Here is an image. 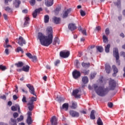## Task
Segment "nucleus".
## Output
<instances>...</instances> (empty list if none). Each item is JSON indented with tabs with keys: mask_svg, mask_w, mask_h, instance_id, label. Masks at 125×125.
<instances>
[{
	"mask_svg": "<svg viewBox=\"0 0 125 125\" xmlns=\"http://www.w3.org/2000/svg\"><path fill=\"white\" fill-rule=\"evenodd\" d=\"M46 32L48 36H45L42 33L39 32L38 33V39L40 40L41 44L43 46H48L52 43L53 41V30L52 27L49 26L46 29Z\"/></svg>",
	"mask_w": 125,
	"mask_h": 125,
	"instance_id": "obj_1",
	"label": "nucleus"
},
{
	"mask_svg": "<svg viewBox=\"0 0 125 125\" xmlns=\"http://www.w3.org/2000/svg\"><path fill=\"white\" fill-rule=\"evenodd\" d=\"M94 89L99 96H105L108 92H109V89L104 88V86H99L97 84H94L93 85Z\"/></svg>",
	"mask_w": 125,
	"mask_h": 125,
	"instance_id": "obj_2",
	"label": "nucleus"
},
{
	"mask_svg": "<svg viewBox=\"0 0 125 125\" xmlns=\"http://www.w3.org/2000/svg\"><path fill=\"white\" fill-rule=\"evenodd\" d=\"M37 101V97H32L28 103V109L29 111H32L34 109V102Z\"/></svg>",
	"mask_w": 125,
	"mask_h": 125,
	"instance_id": "obj_3",
	"label": "nucleus"
},
{
	"mask_svg": "<svg viewBox=\"0 0 125 125\" xmlns=\"http://www.w3.org/2000/svg\"><path fill=\"white\" fill-rule=\"evenodd\" d=\"M113 56L115 57L116 60V63L118 66H120L121 62L119 60L120 59V56H119V50L118 48H115L113 49Z\"/></svg>",
	"mask_w": 125,
	"mask_h": 125,
	"instance_id": "obj_4",
	"label": "nucleus"
},
{
	"mask_svg": "<svg viewBox=\"0 0 125 125\" xmlns=\"http://www.w3.org/2000/svg\"><path fill=\"white\" fill-rule=\"evenodd\" d=\"M109 90H114L115 89V87L117 86V84L116 83V81L114 80L110 79L109 82Z\"/></svg>",
	"mask_w": 125,
	"mask_h": 125,
	"instance_id": "obj_5",
	"label": "nucleus"
},
{
	"mask_svg": "<svg viewBox=\"0 0 125 125\" xmlns=\"http://www.w3.org/2000/svg\"><path fill=\"white\" fill-rule=\"evenodd\" d=\"M60 56L62 58H68L70 56V51H63L60 53Z\"/></svg>",
	"mask_w": 125,
	"mask_h": 125,
	"instance_id": "obj_6",
	"label": "nucleus"
},
{
	"mask_svg": "<svg viewBox=\"0 0 125 125\" xmlns=\"http://www.w3.org/2000/svg\"><path fill=\"white\" fill-rule=\"evenodd\" d=\"M26 86L29 88V92L31 93V94H33V95L37 96L36 94H35V88H34L33 85H31L30 84H26Z\"/></svg>",
	"mask_w": 125,
	"mask_h": 125,
	"instance_id": "obj_7",
	"label": "nucleus"
},
{
	"mask_svg": "<svg viewBox=\"0 0 125 125\" xmlns=\"http://www.w3.org/2000/svg\"><path fill=\"white\" fill-rule=\"evenodd\" d=\"M72 76L75 80L79 79L81 77V72L77 70H74L72 72Z\"/></svg>",
	"mask_w": 125,
	"mask_h": 125,
	"instance_id": "obj_8",
	"label": "nucleus"
},
{
	"mask_svg": "<svg viewBox=\"0 0 125 125\" xmlns=\"http://www.w3.org/2000/svg\"><path fill=\"white\" fill-rule=\"evenodd\" d=\"M17 43L20 45V46H23V44H26V41H25L23 37L20 36L18 39V41Z\"/></svg>",
	"mask_w": 125,
	"mask_h": 125,
	"instance_id": "obj_9",
	"label": "nucleus"
},
{
	"mask_svg": "<svg viewBox=\"0 0 125 125\" xmlns=\"http://www.w3.org/2000/svg\"><path fill=\"white\" fill-rule=\"evenodd\" d=\"M69 114L70 116L73 118H78V117H80V113L74 110H70L69 111Z\"/></svg>",
	"mask_w": 125,
	"mask_h": 125,
	"instance_id": "obj_10",
	"label": "nucleus"
},
{
	"mask_svg": "<svg viewBox=\"0 0 125 125\" xmlns=\"http://www.w3.org/2000/svg\"><path fill=\"white\" fill-rule=\"evenodd\" d=\"M80 92L79 89H75L72 92V95L75 97V98H81V95L78 94Z\"/></svg>",
	"mask_w": 125,
	"mask_h": 125,
	"instance_id": "obj_11",
	"label": "nucleus"
},
{
	"mask_svg": "<svg viewBox=\"0 0 125 125\" xmlns=\"http://www.w3.org/2000/svg\"><path fill=\"white\" fill-rule=\"evenodd\" d=\"M41 11H42V8L36 9L33 13V17H34V18H36V17L38 16V14L40 13Z\"/></svg>",
	"mask_w": 125,
	"mask_h": 125,
	"instance_id": "obj_12",
	"label": "nucleus"
},
{
	"mask_svg": "<svg viewBox=\"0 0 125 125\" xmlns=\"http://www.w3.org/2000/svg\"><path fill=\"white\" fill-rule=\"evenodd\" d=\"M18 109V112L19 113H21V111H20V106L18 104H16L15 106H12L11 107V110L12 111H17Z\"/></svg>",
	"mask_w": 125,
	"mask_h": 125,
	"instance_id": "obj_13",
	"label": "nucleus"
},
{
	"mask_svg": "<svg viewBox=\"0 0 125 125\" xmlns=\"http://www.w3.org/2000/svg\"><path fill=\"white\" fill-rule=\"evenodd\" d=\"M71 12V9H68L64 11L63 12V15H62V18H66V17H68V15Z\"/></svg>",
	"mask_w": 125,
	"mask_h": 125,
	"instance_id": "obj_14",
	"label": "nucleus"
},
{
	"mask_svg": "<svg viewBox=\"0 0 125 125\" xmlns=\"http://www.w3.org/2000/svg\"><path fill=\"white\" fill-rule=\"evenodd\" d=\"M51 123L52 125H57V119L55 116H53L51 119Z\"/></svg>",
	"mask_w": 125,
	"mask_h": 125,
	"instance_id": "obj_15",
	"label": "nucleus"
},
{
	"mask_svg": "<svg viewBox=\"0 0 125 125\" xmlns=\"http://www.w3.org/2000/svg\"><path fill=\"white\" fill-rule=\"evenodd\" d=\"M29 24H30V18H29V17H25L24 18V23L23 24L24 27L29 26Z\"/></svg>",
	"mask_w": 125,
	"mask_h": 125,
	"instance_id": "obj_16",
	"label": "nucleus"
},
{
	"mask_svg": "<svg viewBox=\"0 0 125 125\" xmlns=\"http://www.w3.org/2000/svg\"><path fill=\"white\" fill-rule=\"evenodd\" d=\"M68 29L70 30V31H74V30H76L77 29V26H76V24L73 23H70L68 25Z\"/></svg>",
	"mask_w": 125,
	"mask_h": 125,
	"instance_id": "obj_17",
	"label": "nucleus"
},
{
	"mask_svg": "<svg viewBox=\"0 0 125 125\" xmlns=\"http://www.w3.org/2000/svg\"><path fill=\"white\" fill-rule=\"evenodd\" d=\"M112 69L114 72L112 76L113 77H116V74H117V73L119 72V70L118 69V68L116 67V65H113Z\"/></svg>",
	"mask_w": 125,
	"mask_h": 125,
	"instance_id": "obj_18",
	"label": "nucleus"
},
{
	"mask_svg": "<svg viewBox=\"0 0 125 125\" xmlns=\"http://www.w3.org/2000/svg\"><path fill=\"white\" fill-rule=\"evenodd\" d=\"M53 0H47L46 1H45V4H46V6H52V5H53Z\"/></svg>",
	"mask_w": 125,
	"mask_h": 125,
	"instance_id": "obj_19",
	"label": "nucleus"
},
{
	"mask_svg": "<svg viewBox=\"0 0 125 125\" xmlns=\"http://www.w3.org/2000/svg\"><path fill=\"white\" fill-rule=\"evenodd\" d=\"M105 71L106 72V73L107 74H110V73L111 72V66H110V65L109 64H105Z\"/></svg>",
	"mask_w": 125,
	"mask_h": 125,
	"instance_id": "obj_20",
	"label": "nucleus"
},
{
	"mask_svg": "<svg viewBox=\"0 0 125 125\" xmlns=\"http://www.w3.org/2000/svg\"><path fill=\"white\" fill-rule=\"evenodd\" d=\"M56 43H57L58 44H60V40L58 37H55L54 39V41L53 42V45H55Z\"/></svg>",
	"mask_w": 125,
	"mask_h": 125,
	"instance_id": "obj_21",
	"label": "nucleus"
},
{
	"mask_svg": "<svg viewBox=\"0 0 125 125\" xmlns=\"http://www.w3.org/2000/svg\"><path fill=\"white\" fill-rule=\"evenodd\" d=\"M94 114H95V111L94 110H92L90 115L91 120H95V115Z\"/></svg>",
	"mask_w": 125,
	"mask_h": 125,
	"instance_id": "obj_22",
	"label": "nucleus"
},
{
	"mask_svg": "<svg viewBox=\"0 0 125 125\" xmlns=\"http://www.w3.org/2000/svg\"><path fill=\"white\" fill-rule=\"evenodd\" d=\"M53 19L55 24H59V23H60V21H61L60 18H57L56 17H54Z\"/></svg>",
	"mask_w": 125,
	"mask_h": 125,
	"instance_id": "obj_23",
	"label": "nucleus"
},
{
	"mask_svg": "<svg viewBox=\"0 0 125 125\" xmlns=\"http://www.w3.org/2000/svg\"><path fill=\"white\" fill-rule=\"evenodd\" d=\"M21 3V1L19 0H16L14 3L13 4L15 5V7L17 8L19 7V5H20V4Z\"/></svg>",
	"mask_w": 125,
	"mask_h": 125,
	"instance_id": "obj_24",
	"label": "nucleus"
},
{
	"mask_svg": "<svg viewBox=\"0 0 125 125\" xmlns=\"http://www.w3.org/2000/svg\"><path fill=\"white\" fill-rule=\"evenodd\" d=\"M22 71L28 72L30 71V66L28 65L22 67Z\"/></svg>",
	"mask_w": 125,
	"mask_h": 125,
	"instance_id": "obj_25",
	"label": "nucleus"
},
{
	"mask_svg": "<svg viewBox=\"0 0 125 125\" xmlns=\"http://www.w3.org/2000/svg\"><path fill=\"white\" fill-rule=\"evenodd\" d=\"M78 107V104L76 102H72V105L70 106L71 109H77Z\"/></svg>",
	"mask_w": 125,
	"mask_h": 125,
	"instance_id": "obj_26",
	"label": "nucleus"
},
{
	"mask_svg": "<svg viewBox=\"0 0 125 125\" xmlns=\"http://www.w3.org/2000/svg\"><path fill=\"white\" fill-rule=\"evenodd\" d=\"M82 82L84 84L87 83H88V78L86 76L83 77L82 78Z\"/></svg>",
	"mask_w": 125,
	"mask_h": 125,
	"instance_id": "obj_27",
	"label": "nucleus"
},
{
	"mask_svg": "<svg viewBox=\"0 0 125 125\" xmlns=\"http://www.w3.org/2000/svg\"><path fill=\"white\" fill-rule=\"evenodd\" d=\"M82 66L83 68H88L90 66V63H89V62H82Z\"/></svg>",
	"mask_w": 125,
	"mask_h": 125,
	"instance_id": "obj_28",
	"label": "nucleus"
},
{
	"mask_svg": "<svg viewBox=\"0 0 125 125\" xmlns=\"http://www.w3.org/2000/svg\"><path fill=\"white\" fill-rule=\"evenodd\" d=\"M62 109H65V111H67L68 109H69V104L67 103H65L62 105Z\"/></svg>",
	"mask_w": 125,
	"mask_h": 125,
	"instance_id": "obj_29",
	"label": "nucleus"
},
{
	"mask_svg": "<svg viewBox=\"0 0 125 125\" xmlns=\"http://www.w3.org/2000/svg\"><path fill=\"white\" fill-rule=\"evenodd\" d=\"M9 125H17V124L16 123V120L11 118V122H9Z\"/></svg>",
	"mask_w": 125,
	"mask_h": 125,
	"instance_id": "obj_30",
	"label": "nucleus"
},
{
	"mask_svg": "<svg viewBox=\"0 0 125 125\" xmlns=\"http://www.w3.org/2000/svg\"><path fill=\"white\" fill-rule=\"evenodd\" d=\"M26 122L28 125H32V123H33V120H32V118L27 117V119L26 120Z\"/></svg>",
	"mask_w": 125,
	"mask_h": 125,
	"instance_id": "obj_31",
	"label": "nucleus"
},
{
	"mask_svg": "<svg viewBox=\"0 0 125 125\" xmlns=\"http://www.w3.org/2000/svg\"><path fill=\"white\" fill-rule=\"evenodd\" d=\"M24 63L22 62H19L18 63H15V65L17 66L18 68L20 67H23Z\"/></svg>",
	"mask_w": 125,
	"mask_h": 125,
	"instance_id": "obj_32",
	"label": "nucleus"
},
{
	"mask_svg": "<svg viewBox=\"0 0 125 125\" xmlns=\"http://www.w3.org/2000/svg\"><path fill=\"white\" fill-rule=\"evenodd\" d=\"M110 44H108L105 47V51L106 53H108L110 51Z\"/></svg>",
	"mask_w": 125,
	"mask_h": 125,
	"instance_id": "obj_33",
	"label": "nucleus"
},
{
	"mask_svg": "<svg viewBox=\"0 0 125 125\" xmlns=\"http://www.w3.org/2000/svg\"><path fill=\"white\" fill-rule=\"evenodd\" d=\"M15 51L16 52H20V51H21V53H24V51L22 48H21V47H18L17 48V49L15 50Z\"/></svg>",
	"mask_w": 125,
	"mask_h": 125,
	"instance_id": "obj_34",
	"label": "nucleus"
},
{
	"mask_svg": "<svg viewBox=\"0 0 125 125\" xmlns=\"http://www.w3.org/2000/svg\"><path fill=\"white\" fill-rule=\"evenodd\" d=\"M97 124L98 125H103V122H102V120H101V118L99 117L97 121Z\"/></svg>",
	"mask_w": 125,
	"mask_h": 125,
	"instance_id": "obj_35",
	"label": "nucleus"
},
{
	"mask_svg": "<svg viewBox=\"0 0 125 125\" xmlns=\"http://www.w3.org/2000/svg\"><path fill=\"white\" fill-rule=\"evenodd\" d=\"M44 22L45 23H48V21H49V16L48 15H45L44 18Z\"/></svg>",
	"mask_w": 125,
	"mask_h": 125,
	"instance_id": "obj_36",
	"label": "nucleus"
},
{
	"mask_svg": "<svg viewBox=\"0 0 125 125\" xmlns=\"http://www.w3.org/2000/svg\"><path fill=\"white\" fill-rule=\"evenodd\" d=\"M97 49L99 51V52H103L104 49H103V47L101 46H98L97 47Z\"/></svg>",
	"mask_w": 125,
	"mask_h": 125,
	"instance_id": "obj_37",
	"label": "nucleus"
},
{
	"mask_svg": "<svg viewBox=\"0 0 125 125\" xmlns=\"http://www.w3.org/2000/svg\"><path fill=\"white\" fill-rule=\"evenodd\" d=\"M103 42L104 43L108 42V38L104 35L103 36Z\"/></svg>",
	"mask_w": 125,
	"mask_h": 125,
	"instance_id": "obj_38",
	"label": "nucleus"
},
{
	"mask_svg": "<svg viewBox=\"0 0 125 125\" xmlns=\"http://www.w3.org/2000/svg\"><path fill=\"white\" fill-rule=\"evenodd\" d=\"M95 76H96V72H93L90 75V79L92 80L95 78Z\"/></svg>",
	"mask_w": 125,
	"mask_h": 125,
	"instance_id": "obj_39",
	"label": "nucleus"
},
{
	"mask_svg": "<svg viewBox=\"0 0 125 125\" xmlns=\"http://www.w3.org/2000/svg\"><path fill=\"white\" fill-rule=\"evenodd\" d=\"M24 120V116L23 115H21L20 118H17L18 122H22Z\"/></svg>",
	"mask_w": 125,
	"mask_h": 125,
	"instance_id": "obj_40",
	"label": "nucleus"
},
{
	"mask_svg": "<svg viewBox=\"0 0 125 125\" xmlns=\"http://www.w3.org/2000/svg\"><path fill=\"white\" fill-rule=\"evenodd\" d=\"M83 73L85 75H88V74H89V70H83Z\"/></svg>",
	"mask_w": 125,
	"mask_h": 125,
	"instance_id": "obj_41",
	"label": "nucleus"
},
{
	"mask_svg": "<svg viewBox=\"0 0 125 125\" xmlns=\"http://www.w3.org/2000/svg\"><path fill=\"white\" fill-rule=\"evenodd\" d=\"M30 3L32 6L35 5L36 4V0H30Z\"/></svg>",
	"mask_w": 125,
	"mask_h": 125,
	"instance_id": "obj_42",
	"label": "nucleus"
},
{
	"mask_svg": "<svg viewBox=\"0 0 125 125\" xmlns=\"http://www.w3.org/2000/svg\"><path fill=\"white\" fill-rule=\"evenodd\" d=\"M75 65L77 68H79V65H80V62H79V60H76L75 61Z\"/></svg>",
	"mask_w": 125,
	"mask_h": 125,
	"instance_id": "obj_43",
	"label": "nucleus"
},
{
	"mask_svg": "<svg viewBox=\"0 0 125 125\" xmlns=\"http://www.w3.org/2000/svg\"><path fill=\"white\" fill-rule=\"evenodd\" d=\"M26 56H27V57H28V58H30V59H32V55H31V53H26Z\"/></svg>",
	"mask_w": 125,
	"mask_h": 125,
	"instance_id": "obj_44",
	"label": "nucleus"
},
{
	"mask_svg": "<svg viewBox=\"0 0 125 125\" xmlns=\"http://www.w3.org/2000/svg\"><path fill=\"white\" fill-rule=\"evenodd\" d=\"M80 13H81V16H85V12L83 11L82 10H81L80 11Z\"/></svg>",
	"mask_w": 125,
	"mask_h": 125,
	"instance_id": "obj_45",
	"label": "nucleus"
},
{
	"mask_svg": "<svg viewBox=\"0 0 125 125\" xmlns=\"http://www.w3.org/2000/svg\"><path fill=\"white\" fill-rule=\"evenodd\" d=\"M105 35H109L110 34V30L109 28H106L105 30Z\"/></svg>",
	"mask_w": 125,
	"mask_h": 125,
	"instance_id": "obj_46",
	"label": "nucleus"
},
{
	"mask_svg": "<svg viewBox=\"0 0 125 125\" xmlns=\"http://www.w3.org/2000/svg\"><path fill=\"white\" fill-rule=\"evenodd\" d=\"M22 102L23 103H26L27 102V101L26 100V97H25L24 95L23 96L22 99Z\"/></svg>",
	"mask_w": 125,
	"mask_h": 125,
	"instance_id": "obj_47",
	"label": "nucleus"
},
{
	"mask_svg": "<svg viewBox=\"0 0 125 125\" xmlns=\"http://www.w3.org/2000/svg\"><path fill=\"white\" fill-rule=\"evenodd\" d=\"M114 4L115 5H117V6H119V5H121V0H118L117 3H114Z\"/></svg>",
	"mask_w": 125,
	"mask_h": 125,
	"instance_id": "obj_48",
	"label": "nucleus"
},
{
	"mask_svg": "<svg viewBox=\"0 0 125 125\" xmlns=\"http://www.w3.org/2000/svg\"><path fill=\"white\" fill-rule=\"evenodd\" d=\"M18 116H19V114H18V113H17V112L14 113V114H13L14 118H17V117H18Z\"/></svg>",
	"mask_w": 125,
	"mask_h": 125,
	"instance_id": "obj_49",
	"label": "nucleus"
},
{
	"mask_svg": "<svg viewBox=\"0 0 125 125\" xmlns=\"http://www.w3.org/2000/svg\"><path fill=\"white\" fill-rule=\"evenodd\" d=\"M0 69L2 70V71H4V70L6 69V67H5V66L0 65Z\"/></svg>",
	"mask_w": 125,
	"mask_h": 125,
	"instance_id": "obj_50",
	"label": "nucleus"
},
{
	"mask_svg": "<svg viewBox=\"0 0 125 125\" xmlns=\"http://www.w3.org/2000/svg\"><path fill=\"white\" fill-rule=\"evenodd\" d=\"M5 10H6V11H7L8 12H10V11H11V9L9 7H6L5 8Z\"/></svg>",
	"mask_w": 125,
	"mask_h": 125,
	"instance_id": "obj_51",
	"label": "nucleus"
},
{
	"mask_svg": "<svg viewBox=\"0 0 125 125\" xmlns=\"http://www.w3.org/2000/svg\"><path fill=\"white\" fill-rule=\"evenodd\" d=\"M31 59H32L33 62L37 61V56H32L31 58Z\"/></svg>",
	"mask_w": 125,
	"mask_h": 125,
	"instance_id": "obj_52",
	"label": "nucleus"
},
{
	"mask_svg": "<svg viewBox=\"0 0 125 125\" xmlns=\"http://www.w3.org/2000/svg\"><path fill=\"white\" fill-rule=\"evenodd\" d=\"M15 87L16 88L15 89L14 91L16 92V93H18V86L16 85Z\"/></svg>",
	"mask_w": 125,
	"mask_h": 125,
	"instance_id": "obj_53",
	"label": "nucleus"
},
{
	"mask_svg": "<svg viewBox=\"0 0 125 125\" xmlns=\"http://www.w3.org/2000/svg\"><path fill=\"white\" fill-rule=\"evenodd\" d=\"M5 53H6V55H8V54H9V50L8 48L5 49Z\"/></svg>",
	"mask_w": 125,
	"mask_h": 125,
	"instance_id": "obj_54",
	"label": "nucleus"
},
{
	"mask_svg": "<svg viewBox=\"0 0 125 125\" xmlns=\"http://www.w3.org/2000/svg\"><path fill=\"white\" fill-rule=\"evenodd\" d=\"M82 34L83 35H84V36H86V30L84 29L83 30H82Z\"/></svg>",
	"mask_w": 125,
	"mask_h": 125,
	"instance_id": "obj_55",
	"label": "nucleus"
},
{
	"mask_svg": "<svg viewBox=\"0 0 125 125\" xmlns=\"http://www.w3.org/2000/svg\"><path fill=\"white\" fill-rule=\"evenodd\" d=\"M108 106L109 108H112L113 107V103H108Z\"/></svg>",
	"mask_w": 125,
	"mask_h": 125,
	"instance_id": "obj_56",
	"label": "nucleus"
},
{
	"mask_svg": "<svg viewBox=\"0 0 125 125\" xmlns=\"http://www.w3.org/2000/svg\"><path fill=\"white\" fill-rule=\"evenodd\" d=\"M13 98L14 100H17V99H18V97H17V96H16V95H14L13 96Z\"/></svg>",
	"mask_w": 125,
	"mask_h": 125,
	"instance_id": "obj_57",
	"label": "nucleus"
},
{
	"mask_svg": "<svg viewBox=\"0 0 125 125\" xmlns=\"http://www.w3.org/2000/svg\"><path fill=\"white\" fill-rule=\"evenodd\" d=\"M61 10V8L60 7H57L56 8V12H58Z\"/></svg>",
	"mask_w": 125,
	"mask_h": 125,
	"instance_id": "obj_58",
	"label": "nucleus"
},
{
	"mask_svg": "<svg viewBox=\"0 0 125 125\" xmlns=\"http://www.w3.org/2000/svg\"><path fill=\"white\" fill-rule=\"evenodd\" d=\"M60 63V61H59V60H57L56 62H55V66H57V65L58 64H59Z\"/></svg>",
	"mask_w": 125,
	"mask_h": 125,
	"instance_id": "obj_59",
	"label": "nucleus"
},
{
	"mask_svg": "<svg viewBox=\"0 0 125 125\" xmlns=\"http://www.w3.org/2000/svg\"><path fill=\"white\" fill-rule=\"evenodd\" d=\"M0 98H1V99H3V100H5L6 99V97L3 95V96H1L0 97Z\"/></svg>",
	"mask_w": 125,
	"mask_h": 125,
	"instance_id": "obj_60",
	"label": "nucleus"
},
{
	"mask_svg": "<svg viewBox=\"0 0 125 125\" xmlns=\"http://www.w3.org/2000/svg\"><path fill=\"white\" fill-rule=\"evenodd\" d=\"M28 117L27 118H31V115H32V113L31 112H27Z\"/></svg>",
	"mask_w": 125,
	"mask_h": 125,
	"instance_id": "obj_61",
	"label": "nucleus"
},
{
	"mask_svg": "<svg viewBox=\"0 0 125 125\" xmlns=\"http://www.w3.org/2000/svg\"><path fill=\"white\" fill-rule=\"evenodd\" d=\"M96 30L97 31H100V30H101V27H100V26H97L96 27Z\"/></svg>",
	"mask_w": 125,
	"mask_h": 125,
	"instance_id": "obj_62",
	"label": "nucleus"
},
{
	"mask_svg": "<svg viewBox=\"0 0 125 125\" xmlns=\"http://www.w3.org/2000/svg\"><path fill=\"white\" fill-rule=\"evenodd\" d=\"M3 16L5 20H7V15H6L5 14H4Z\"/></svg>",
	"mask_w": 125,
	"mask_h": 125,
	"instance_id": "obj_63",
	"label": "nucleus"
},
{
	"mask_svg": "<svg viewBox=\"0 0 125 125\" xmlns=\"http://www.w3.org/2000/svg\"><path fill=\"white\" fill-rule=\"evenodd\" d=\"M28 13V10L24 9L22 10V13Z\"/></svg>",
	"mask_w": 125,
	"mask_h": 125,
	"instance_id": "obj_64",
	"label": "nucleus"
}]
</instances>
